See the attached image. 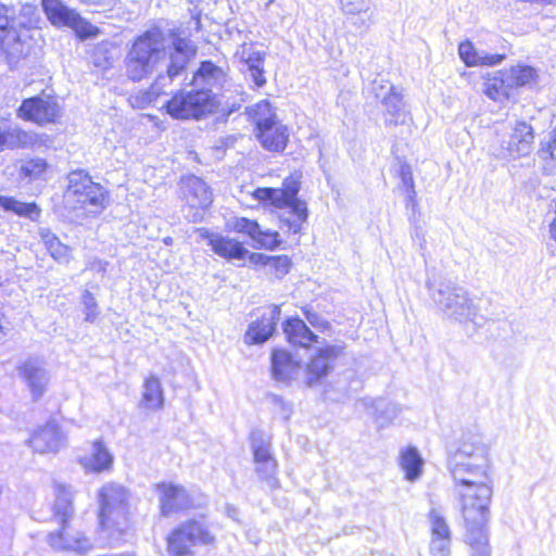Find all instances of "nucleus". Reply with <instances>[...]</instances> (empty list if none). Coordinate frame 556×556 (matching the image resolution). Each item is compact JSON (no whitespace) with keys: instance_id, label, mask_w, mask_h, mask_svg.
Segmentation results:
<instances>
[{"instance_id":"nucleus-1","label":"nucleus","mask_w":556,"mask_h":556,"mask_svg":"<svg viewBox=\"0 0 556 556\" xmlns=\"http://www.w3.org/2000/svg\"><path fill=\"white\" fill-rule=\"evenodd\" d=\"M197 51V45L189 38L175 34L167 45L159 28L146 30L135 39L125 58L126 75L140 81L156 73L154 86L165 87L186 71Z\"/></svg>"},{"instance_id":"nucleus-2","label":"nucleus","mask_w":556,"mask_h":556,"mask_svg":"<svg viewBox=\"0 0 556 556\" xmlns=\"http://www.w3.org/2000/svg\"><path fill=\"white\" fill-rule=\"evenodd\" d=\"M451 473L457 483L466 543L471 556H491L486 523L493 495L489 458L479 462H450Z\"/></svg>"},{"instance_id":"nucleus-3","label":"nucleus","mask_w":556,"mask_h":556,"mask_svg":"<svg viewBox=\"0 0 556 556\" xmlns=\"http://www.w3.org/2000/svg\"><path fill=\"white\" fill-rule=\"evenodd\" d=\"M300 189L299 178L289 176L283 179L281 188H257L253 195L258 201L281 210L280 228L288 233L296 235L308 217L306 202L298 198Z\"/></svg>"},{"instance_id":"nucleus-4","label":"nucleus","mask_w":556,"mask_h":556,"mask_svg":"<svg viewBox=\"0 0 556 556\" xmlns=\"http://www.w3.org/2000/svg\"><path fill=\"white\" fill-rule=\"evenodd\" d=\"M22 10L0 3V51L10 68L24 60L31 49V37Z\"/></svg>"},{"instance_id":"nucleus-5","label":"nucleus","mask_w":556,"mask_h":556,"mask_svg":"<svg viewBox=\"0 0 556 556\" xmlns=\"http://www.w3.org/2000/svg\"><path fill=\"white\" fill-rule=\"evenodd\" d=\"M427 287L433 303L446 319L475 325L483 319L478 303L465 288L452 281L428 282Z\"/></svg>"},{"instance_id":"nucleus-6","label":"nucleus","mask_w":556,"mask_h":556,"mask_svg":"<svg viewBox=\"0 0 556 556\" xmlns=\"http://www.w3.org/2000/svg\"><path fill=\"white\" fill-rule=\"evenodd\" d=\"M67 181L64 201L66 207L75 213L76 218L98 215L109 204L105 189L92 181L86 170H72L67 175Z\"/></svg>"},{"instance_id":"nucleus-7","label":"nucleus","mask_w":556,"mask_h":556,"mask_svg":"<svg viewBox=\"0 0 556 556\" xmlns=\"http://www.w3.org/2000/svg\"><path fill=\"white\" fill-rule=\"evenodd\" d=\"M217 106L214 92L198 88L179 91L165 104L167 113L177 119H202L215 113Z\"/></svg>"},{"instance_id":"nucleus-8","label":"nucleus","mask_w":556,"mask_h":556,"mask_svg":"<svg viewBox=\"0 0 556 556\" xmlns=\"http://www.w3.org/2000/svg\"><path fill=\"white\" fill-rule=\"evenodd\" d=\"M55 503L54 511L55 515L61 518L62 529L56 532H51L48 536V542L54 549H78L84 547V542L88 540L77 533L75 536L68 533V519L74 515L73 497L74 492L70 485L61 482L54 483Z\"/></svg>"},{"instance_id":"nucleus-9","label":"nucleus","mask_w":556,"mask_h":556,"mask_svg":"<svg viewBox=\"0 0 556 556\" xmlns=\"http://www.w3.org/2000/svg\"><path fill=\"white\" fill-rule=\"evenodd\" d=\"M128 491L115 482L105 483L98 492L99 520L103 528H118L128 514Z\"/></svg>"},{"instance_id":"nucleus-10","label":"nucleus","mask_w":556,"mask_h":556,"mask_svg":"<svg viewBox=\"0 0 556 556\" xmlns=\"http://www.w3.org/2000/svg\"><path fill=\"white\" fill-rule=\"evenodd\" d=\"M180 193L186 205L182 207L185 218L190 223L203 220L206 211L213 202L208 186L197 176L182 178Z\"/></svg>"},{"instance_id":"nucleus-11","label":"nucleus","mask_w":556,"mask_h":556,"mask_svg":"<svg viewBox=\"0 0 556 556\" xmlns=\"http://www.w3.org/2000/svg\"><path fill=\"white\" fill-rule=\"evenodd\" d=\"M215 536L200 521L189 520L181 523L167 538L168 551L174 556H191V547L198 544L214 543Z\"/></svg>"},{"instance_id":"nucleus-12","label":"nucleus","mask_w":556,"mask_h":556,"mask_svg":"<svg viewBox=\"0 0 556 556\" xmlns=\"http://www.w3.org/2000/svg\"><path fill=\"white\" fill-rule=\"evenodd\" d=\"M16 370L26 384L33 401L40 400L50 383L47 363L40 357H28L17 365Z\"/></svg>"},{"instance_id":"nucleus-13","label":"nucleus","mask_w":556,"mask_h":556,"mask_svg":"<svg viewBox=\"0 0 556 556\" xmlns=\"http://www.w3.org/2000/svg\"><path fill=\"white\" fill-rule=\"evenodd\" d=\"M533 128L526 122H516L511 128L508 140L501 143L496 157L505 160H515L527 156L531 153L533 147Z\"/></svg>"},{"instance_id":"nucleus-14","label":"nucleus","mask_w":556,"mask_h":556,"mask_svg":"<svg viewBox=\"0 0 556 556\" xmlns=\"http://www.w3.org/2000/svg\"><path fill=\"white\" fill-rule=\"evenodd\" d=\"M266 54V51L257 49L254 42H243L235 53L241 64L240 71L257 88L265 86L267 83L264 75Z\"/></svg>"},{"instance_id":"nucleus-15","label":"nucleus","mask_w":556,"mask_h":556,"mask_svg":"<svg viewBox=\"0 0 556 556\" xmlns=\"http://www.w3.org/2000/svg\"><path fill=\"white\" fill-rule=\"evenodd\" d=\"M17 114L25 121L43 125L55 121L60 106L53 97L38 96L24 100Z\"/></svg>"},{"instance_id":"nucleus-16","label":"nucleus","mask_w":556,"mask_h":556,"mask_svg":"<svg viewBox=\"0 0 556 556\" xmlns=\"http://www.w3.org/2000/svg\"><path fill=\"white\" fill-rule=\"evenodd\" d=\"M228 79V66L217 65L212 61H202L192 77V86L198 89H219Z\"/></svg>"},{"instance_id":"nucleus-17","label":"nucleus","mask_w":556,"mask_h":556,"mask_svg":"<svg viewBox=\"0 0 556 556\" xmlns=\"http://www.w3.org/2000/svg\"><path fill=\"white\" fill-rule=\"evenodd\" d=\"M66 442V438L54 421H49L38 428L28 440L31 448L37 453L58 452Z\"/></svg>"},{"instance_id":"nucleus-18","label":"nucleus","mask_w":556,"mask_h":556,"mask_svg":"<svg viewBox=\"0 0 556 556\" xmlns=\"http://www.w3.org/2000/svg\"><path fill=\"white\" fill-rule=\"evenodd\" d=\"M156 491L160 493L161 514L163 516L187 509L192 504L189 494L180 485L162 482L156 484Z\"/></svg>"},{"instance_id":"nucleus-19","label":"nucleus","mask_w":556,"mask_h":556,"mask_svg":"<svg viewBox=\"0 0 556 556\" xmlns=\"http://www.w3.org/2000/svg\"><path fill=\"white\" fill-rule=\"evenodd\" d=\"M280 307L270 306L260 319L252 323L245 332L248 344H260L267 341L274 333L276 325L280 319Z\"/></svg>"},{"instance_id":"nucleus-20","label":"nucleus","mask_w":556,"mask_h":556,"mask_svg":"<svg viewBox=\"0 0 556 556\" xmlns=\"http://www.w3.org/2000/svg\"><path fill=\"white\" fill-rule=\"evenodd\" d=\"M198 232L202 239H206L212 250L224 258L243 260L248 254V250L239 241L224 237L218 233L211 232L205 228H199Z\"/></svg>"},{"instance_id":"nucleus-21","label":"nucleus","mask_w":556,"mask_h":556,"mask_svg":"<svg viewBox=\"0 0 556 556\" xmlns=\"http://www.w3.org/2000/svg\"><path fill=\"white\" fill-rule=\"evenodd\" d=\"M37 143V134L17 126L0 124V152L4 149L31 148Z\"/></svg>"},{"instance_id":"nucleus-22","label":"nucleus","mask_w":556,"mask_h":556,"mask_svg":"<svg viewBox=\"0 0 556 556\" xmlns=\"http://www.w3.org/2000/svg\"><path fill=\"white\" fill-rule=\"evenodd\" d=\"M340 352L341 348L336 345H327L318 350L317 355L307 365V383L309 386L329 372Z\"/></svg>"},{"instance_id":"nucleus-23","label":"nucleus","mask_w":556,"mask_h":556,"mask_svg":"<svg viewBox=\"0 0 556 556\" xmlns=\"http://www.w3.org/2000/svg\"><path fill=\"white\" fill-rule=\"evenodd\" d=\"M255 136L264 149L274 152L282 151L289 140L288 128L278 121L255 130Z\"/></svg>"},{"instance_id":"nucleus-24","label":"nucleus","mask_w":556,"mask_h":556,"mask_svg":"<svg viewBox=\"0 0 556 556\" xmlns=\"http://www.w3.org/2000/svg\"><path fill=\"white\" fill-rule=\"evenodd\" d=\"M458 54L467 66H493L500 64L506 58L505 54H491L483 50H477L470 41L459 43Z\"/></svg>"},{"instance_id":"nucleus-25","label":"nucleus","mask_w":556,"mask_h":556,"mask_svg":"<svg viewBox=\"0 0 556 556\" xmlns=\"http://www.w3.org/2000/svg\"><path fill=\"white\" fill-rule=\"evenodd\" d=\"M42 8L53 25L76 27L80 22L79 14L60 0H42Z\"/></svg>"},{"instance_id":"nucleus-26","label":"nucleus","mask_w":556,"mask_h":556,"mask_svg":"<svg viewBox=\"0 0 556 556\" xmlns=\"http://www.w3.org/2000/svg\"><path fill=\"white\" fill-rule=\"evenodd\" d=\"M488 458V451L480 434H469L462 439L459 446L450 462H479Z\"/></svg>"},{"instance_id":"nucleus-27","label":"nucleus","mask_w":556,"mask_h":556,"mask_svg":"<svg viewBox=\"0 0 556 556\" xmlns=\"http://www.w3.org/2000/svg\"><path fill=\"white\" fill-rule=\"evenodd\" d=\"M283 332L290 343L304 348L309 346L313 342H317L318 338L300 318H289L283 324Z\"/></svg>"},{"instance_id":"nucleus-28","label":"nucleus","mask_w":556,"mask_h":556,"mask_svg":"<svg viewBox=\"0 0 556 556\" xmlns=\"http://www.w3.org/2000/svg\"><path fill=\"white\" fill-rule=\"evenodd\" d=\"M112 463V454L100 441L94 442L91 446L90 453L80 458V464L84 468L88 471L94 472L109 469Z\"/></svg>"},{"instance_id":"nucleus-29","label":"nucleus","mask_w":556,"mask_h":556,"mask_svg":"<svg viewBox=\"0 0 556 556\" xmlns=\"http://www.w3.org/2000/svg\"><path fill=\"white\" fill-rule=\"evenodd\" d=\"M300 366L291 355L283 350H275L271 355V371L276 380L287 381L299 371Z\"/></svg>"},{"instance_id":"nucleus-30","label":"nucleus","mask_w":556,"mask_h":556,"mask_svg":"<svg viewBox=\"0 0 556 556\" xmlns=\"http://www.w3.org/2000/svg\"><path fill=\"white\" fill-rule=\"evenodd\" d=\"M399 464L405 472V479L414 482L420 478L425 463L418 450L414 446H408L401 451Z\"/></svg>"},{"instance_id":"nucleus-31","label":"nucleus","mask_w":556,"mask_h":556,"mask_svg":"<svg viewBox=\"0 0 556 556\" xmlns=\"http://www.w3.org/2000/svg\"><path fill=\"white\" fill-rule=\"evenodd\" d=\"M365 405L368 401H364ZM370 407L372 409L375 421L379 428L388 427L399 416L400 407L391 402L383 399L370 400Z\"/></svg>"},{"instance_id":"nucleus-32","label":"nucleus","mask_w":556,"mask_h":556,"mask_svg":"<svg viewBox=\"0 0 556 556\" xmlns=\"http://www.w3.org/2000/svg\"><path fill=\"white\" fill-rule=\"evenodd\" d=\"M382 105L383 118L387 125H403L406 123L408 112L405 110L401 93L391 94Z\"/></svg>"},{"instance_id":"nucleus-33","label":"nucleus","mask_w":556,"mask_h":556,"mask_svg":"<svg viewBox=\"0 0 556 556\" xmlns=\"http://www.w3.org/2000/svg\"><path fill=\"white\" fill-rule=\"evenodd\" d=\"M142 405L152 410L160 409L164 405L162 384L160 379L155 376H151L144 381Z\"/></svg>"},{"instance_id":"nucleus-34","label":"nucleus","mask_w":556,"mask_h":556,"mask_svg":"<svg viewBox=\"0 0 556 556\" xmlns=\"http://www.w3.org/2000/svg\"><path fill=\"white\" fill-rule=\"evenodd\" d=\"M39 235L43 245L55 261L61 263L68 261V247L62 243L60 239L50 229L40 228Z\"/></svg>"},{"instance_id":"nucleus-35","label":"nucleus","mask_w":556,"mask_h":556,"mask_svg":"<svg viewBox=\"0 0 556 556\" xmlns=\"http://www.w3.org/2000/svg\"><path fill=\"white\" fill-rule=\"evenodd\" d=\"M511 86L508 84V76L506 72H497L489 77L485 81V93L489 98L500 101L509 96Z\"/></svg>"},{"instance_id":"nucleus-36","label":"nucleus","mask_w":556,"mask_h":556,"mask_svg":"<svg viewBox=\"0 0 556 556\" xmlns=\"http://www.w3.org/2000/svg\"><path fill=\"white\" fill-rule=\"evenodd\" d=\"M0 207L30 219H36L40 215V208L36 203L21 202L12 197L0 195Z\"/></svg>"},{"instance_id":"nucleus-37","label":"nucleus","mask_w":556,"mask_h":556,"mask_svg":"<svg viewBox=\"0 0 556 556\" xmlns=\"http://www.w3.org/2000/svg\"><path fill=\"white\" fill-rule=\"evenodd\" d=\"M251 447L253 452L254 463L276 460L271 454L270 441L266 435L260 431L254 430L250 435Z\"/></svg>"},{"instance_id":"nucleus-38","label":"nucleus","mask_w":556,"mask_h":556,"mask_svg":"<svg viewBox=\"0 0 556 556\" xmlns=\"http://www.w3.org/2000/svg\"><path fill=\"white\" fill-rule=\"evenodd\" d=\"M249 115L255 124V130L277 122L276 113L267 100L260 101L255 105L249 108Z\"/></svg>"},{"instance_id":"nucleus-39","label":"nucleus","mask_w":556,"mask_h":556,"mask_svg":"<svg viewBox=\"0 0 556 556\" xmlns=\"http://www.w3.org/2000/svg\"><path fill=\"white\" fill-rule=\"evenodd\" d=\"M507 73L511 88L530 86L536 81V71L528 65L513 66Z\"/></svg>"},{"instance_id":"nucleus-40","label":"nucleus","mask_w":556,"mask_h":556,"mask_svg":"<svg viewBox=\"0 0 556 556\" xmlns=\"http://www.w3.org/2000/svg\"><path fill=\"white\" fill-rule=\"evenodd\" d=\"M251 260L256 263L261 262L264 265H269L275 269L276 276L279 278L287 275L291 267V260L287 255L267 256L261 253H253Z\"/></svg>"},{"instance_id":"nucleus-41","label":"nucleus","mask_w":556,"mask_h":556,"mask_svg":"<svg viewBox=\"0 0 556 556\" xmlns=\"http://www.w3.org/2000/svg\"><path fill=\"white\" fill-rule=\"evenodd\" d=\"M47 166L46 160L41 157L24 161L20 166V176L28 180L38 179L46 172Z\"/></svg>"},{"instance_id":"nucleus-42","label":"nucleus","mask_w":556,"mask_h":556,"mask_svg":"<svg viewBox=\"0 0 556 556\" xmlns=\"http://www.w3.org/2000/svg\"><path fill=\"white\" fill-rule=\"evenodd\" d=\"M255 464V472L258 478L266 482L268 486L276 488L278 484V479L276 478L277 473V462L276 460H266L258 462Z\"/></svg>"},{"instance_id":"nucleus-43","label":"nucleus","mask_w":556,"mask_h":556,"mask_svg":"<svg viewBox=\"0 0 556 556\" xmlns=\"http://www.w3.org/2000/svg\"><path fill=\"white\" fill-rule=\"evenodd\" d=\"M429 521L431 529V538L451 540V529L446 523V520L440 515V513L437 509L430 510Z\"/></svg>"},{"instance_id":"nucleus-44","label":"nucleus","mask_w":556,"mask_h":556,"mask_svg":"<svg viewBox=\"0 0 556 556\" xmlns=\"http://www.w3.org/2000/svg\"><path fill=\"white\" fill-rule=\"evenodd\" d=\"M253 241L255 248H264L267 250L278 248L281 242L279 232L269 229L263 230L261 227L258 229V235Z\"/></svg>"},{"instance_id":"nucleus-45","label":"nucleus","mask_w":556,"mask_h":556,"mask_svg":"<svg viewBox=\"0 0 556 556\" xmlns=\"http://www.w3.org/2000/svg\"><path fill=\"white\" fill-rule=\"evenodd\" d=\"M231 227L235 231L249 236L252 240L258 235L260 225L253 219L245 217H235L231 220Z\"/></svg>"},{"instance_id":"nucleus-46","label":"nucleus","mask_w":556,"mask_h":556,"mask_svg":"<svg viewBox=\"0 0 556 556\" xmlns=\"http://www.w3.org/2000/svg\"><path fill=\"white\" fill-rule=\"evenodd\" d=\"M370 92L381 103H384L391 94L397 93L392 84H390L389 81L377 80V79H375L371 83Z\"/></svg>"},{"instance_id":"nucleus-47","label":"nucleus","mask_w":556,"mask_h":556,"mask_svg":"<svg viewBox=\"0 0 556 556\" xmlns=\"http://www.w3.org/2000/svg\"><path fill=\"white\" fill-rule=\"evenodd\" d=\"M81 302L84 305L85 320L93 323L99 315L98 303L93 294L86 290L81 295Z\"/></svg>"},{"instance_id":"nucleus-48","label":"nucleus","mask_w":556,"mask_h":556,"mask_svg":"<svg viewBox=\"0 0 556 556\" xmlns=\"http://www.w3.org/2000/svg\"><path fill=\"white\" fill-rule=\"evenodd\" d=\"M340 5L345 14H359L367 12L370 7V0H340Z\"/></svg>"},{"instance_id":"nucleus-49","label":"nucleus","mask_w":556,"mask_h":556,"mask_svg":"<svg viewBox=\"0 0 556 556\" xmlns=\"http://www.w3.org/2000/svg\"><path fill=\"white\" fill-rule=\"evenodd\" d=\"M451 540L431 538L430 541V555L431 556H450Z\"/></svg>"},{"instance_id":"nucleus-50","label":"nucleus","mask_w":556,"mask_h":556,"mask_svg":"<svg viewBox=\"0 0 556 556\" xmlns=\"http://www.w3.org/2000/svg\"><path fill=\"white\" fill-rule=\"evenodd\" d=\"M401 176H402L403 185L407 188L408 199L410 202H414L415 197H416V191H415V185H414L412 172L408 168H402Z\"/></svg>"},{"instance_id":"nucleus-51","label":"nucleus","mask_w":556,"mask_h":556,"mask_svg":"<svg viewBox=\"0 0 556 556\" xmlns=\"http://www.w3.org/2000/svg\"><path fill=\"white\" fill-rule=\"evenodd\" d=\"M539 154L542 159H552L556 160V128L554 129L552 134L551 141L547 143L546 147H543Z\"/></svg>"},{"instance_id":"nucleus-52","label":"nucleus","mask_w":556,"mask_h":556,"mask_svg":"<svg viewBox=\"0 0 556 556\" xmlns=\"http://www.w3.org/2000/svg\"><path fill=\"white\" fill-rule=\"evenodd\" d=\"M273 402L276 405H279L281 407V409L286 413L287 416L289 415L290 408L287 406V404L283 402V400L280 396L274 395Z\"/></svg>"},{"instance_id":"nucleus-53","label":"nucleus","mask_w":556,"mask_h":556,"mask_svg":"<svg viewBox=\"0 0 556 556\" xmlns=\"http://www.w3.org/2000/svg\"><path fill=\"white\" fill-rule=\"evenodd\" d=\"M306 318H307V320H308L312 325H315V324H316V321H317L318 316H317V314H315V313H308V312H307V313H306Z\"/></svg>"},{"instance_id":"nucleus-54","label":"nucleus","mask_w":556,"mask_h":556,"mask_svg":"<svg viewBox=\"0 0 556 556\" xmlns=\"http://www.w3.org/2000/svg\"><path fill=\"white\" fill-rule=\"evenodd\" d=\"M237 514V510L235 507H228V515L231 517V518H235V515Z\"/></svg>"},{"instance_id":"nucleus-55","label":"nucleus","mask_w":556,"mask_h":556,"mask_svg":"<svg viewBox=\"0 0 556 556\" xmlns=\"http://www.w3.org/2000/svg\"><path fill=\"white\" fill-rule=\"evenodd\" d=\"M100 270L104 271L105 270V266L104 264L100 263Z\"/></svg>"},{"instance_id":"nucleus-56","label":"nucleus","mask_w":556,"mask_h":556,"mask_svg":"<svg viewBox=\"0 0 556 556\" xmlns=\"http://www.w3.org/2000/svg\"><path fill=\"white\" fill-rule=\"evenodd\" d=\"M2 494V489L0 488V495Z\"/></svg>"}]
</instances>
